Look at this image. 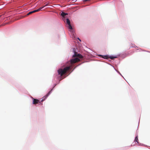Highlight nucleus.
<instances>
[{
    "mask_svg": "<svg viewBox=\"0 0 150 150\" xmlns=\"http://www.w3.org/2000/svg\"><path fill=\"white\" fill-rule=\"evenodd\" d=\"M80 61L79 59L78 58H76L74 59H71L70 62H68L69 65L64 68L63 69H60L58 70L59 74L61 76H62L67 71L71 69L72 67L71 64L78 62Z\"/></svg>",
    "mask_w": 150,
    "mask_h": 150,
    "instance_id": "1",
    "label": "nucleus"
},
{
    "mask_svg": "<svg viewBox=\"0 0 150 150\" xmlns=\"http://www.w3.org/2000/svg\"><path fill=\"white\" fill-rule=\"evenodd\" d=\"M51 91H50L43 98V99H42L41 100V102H40V100L38 99L33 98V104H36L38 103H41V102H42L47 98L48 97V96L51 93Z\"/></svg>",
    "mask_w": 150,
    "mask_h": 150,
    "instance_id": "2",
    "label": "nucleus"
},
{
    "mask_svg": "<svg viewBox=\"0 0 150 150\" xmlns=\"http://www.w3.org/2000/svg\"><path fill=\"white\" fill-rule=\"evenodd\" d=\"M67 24L68 25V28L71 30H72L73 28L71 26L70 21L69 19L68 18L67 19Z\"/></svg>",
    "mask_w": 150,
    "mask_h": 150,
    "instance_id": "3",
    "label": "nucleus"
},
{
    "mask_svg": "<svg viewBox=\"0 0 150 150\" xmlns=\"http://www.w3.org/2000/svg\"><path fill=\"white\" fill-rule=\"evenodd\" d=\"M73 57H77L80 58H83V56L82 55L80 54H77L76 52H75L74 54L73 55Z\"/></svg>",
    "mask_w": 150,
    "mask_h": 150,
    "instance_id": "4",
    "label": "nucleus"
},
{
    "mask_svg": "<svg viewBox=\"0 0 150 150\" xmlns=\"http://www.w3.org/2000/svg\"><path fill=\"white\" fill-rule=\"evenodd\" d=\"M68 15V14L67 13H65L64 12H62L61 14V15L63 17H65V16L66 15Z\"/></svg>",
    "mask_w": 150,
    "mask_h": 150,
    "instance_id": "5",
    "label": "nucleus"
},
{
    "mask_svg": "<svg viewBox=\"0 0 150 150\" xmlns=\"http://www.w3.org/2000/svg\"><path fill=\"white\" fill-rule=\"evenodd\" d=\"M100 56H102V57L103 58H104V59H108V58H109V56H108V55L102 56V55H100Z\"/></svg>",
    "mask_w": 150,
    "mask_h": 150,
    "instance_id": "6",
    "label": "nucleus"
},
{
    "mask_svg": "<svg viewBox=\"0 0 150 150\" xmlns=\"http://www.w3.org/2000/svg\"><path fill=\"white\" fill-rule=\"evenodd\" d=\"M134 141L135 142H137L138 143H139L138 136H136V137L135 138V139Z\"/></svg>",
    "mask_w": 150,
    "mask_h": 150,
    "instance_id": "7",
    "label": "nucleus"
},
{
    "mask_svg": "<svg viewBox=\"0 0 150 150\" xmlns=\"http://www.w3.org/2000/svg\"><path fill=\"white\" fill-rule=\"evenodd\" d=\"M35 12H36V11H35V10H34V11H33L30 12L28 13L27 15H29L30 14H32V13H35Z\"/></svg>",
    "mask_w": 150,
    "mask_h": 150,
    "instance_id": "8",
    "label": "nucleus"
},
{
    "mask_svg": "<svg viewBox=\"0 0 150 150\" xmlns=\"http://www.w3.org/2000/svg\"><path fill=\"white\" fill-rule=\"evenodd\" d=\"M117 57L115 56H109V58L112 59H113L114 58H117Z\"/></svg>",
    "mask_w": 150,
    "mask_h": 150,
    "instance_id": "9",
    "label": "nucleus"
},
{
    "mask_svg": "<svg viewBox=\"0 0 150 150\" xmlns=\"http://www.w3.org/2000/svg\"><path fill=\"white\" fill-rule=\"evenodd\" d=\"M42 8L41 7H40L39 9H37V10H35V11H36V12H38V11H40V10L41 9H42Z\"/></svg>",
    "mask_w": 150,
    "mask_h": 150,
    "instance_id": "10",
    "label": "nucleus"
},
{
    "mask_svg": "<svg viewBox=\"0 0 150 150\" xmlns=\"http://www.w3.org/2000/svg\"><path fill=\"white\" fill-rule=\"evenodd\" d=\"M45 7V6H42V8H44Z\"/></svg>",
    "mask_w": 150,
    "mask_h": 150,
    "instance_id": "11",
    "label": "nucleus"
},
{
    "mask_svg": "<svg viewBox=\"0 0 150 150\" xmlns=\"http://www.w3.org/2000/svg\"><path fill=\"white\" fill-rule=\"evenodd\" d=\"M47 4H46L45 6H47Z\"/></svg>",
    "mask_w": 150,
    "mask_h": 150,
    "instance_id": "12",
    "label": "nucleus"
},
{
    "mask_svg": "<svg viewBox=\"0 0 150 150\" xmlns=\"http://www.w3.org/2000/svg\"><path fill=\"white\" fill-rule=\"evenodd\" d=\"M78 39H79L80 41H81V40L79 38H78Z\"/></svg>",
    "mask_w": 150,
    "mask_h": 150,
    "instance_id": "13",
    "label": "nucleus"
}]
</instances>
